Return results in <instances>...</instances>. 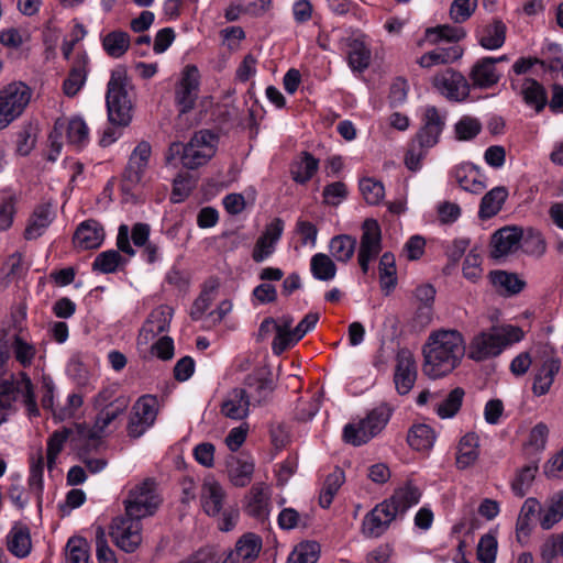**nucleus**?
<instances>
[{
	"mask_svg": "<svg viewBox=\"0 0 563 563\" xmlns=\"http://www.w3.org/2000/svg\"><path fill=\"white\" fill-rule=\"evenodd\" d=\"M380 251V227L376 220L366 219L362 224V235L357 254V261L364 274L368 272L369 263L378 256Z\"/></svg>",
	"mask_w": 563,
	"mask_h": 563,
	"instance_id": "9b49d317",
	"label": "nucleus"
},
{
	"mask_svg": "<svg viewBox=\"0 0 563 563\" xmlns=\"http://www.w3.org/2000/svg\"><path fill=\"white\" fill-rule=\"evenodd\" d=\"M71 434V430L68 428H63L62 430L53 432V434L48 438L47 441V467L49 470L55 465V461L57 455L64 448L65 442Z\"/></svg>",
	"mask_w": 563,
	"mask_h": 563,
	"instance_id": "052dcab7",
	"label": "nucleus"
},
{
	"mask_svg": "<svg viewBox=\"0 0 563 563\" xmlns=\"http://www.w3.org/2000/svg\"><path fill=\"white\" fill-rule=\"evenodd\" d=\"M464 389L456 387L450 391L446 398L437 407V413L441 418H452L457 413L464 398Z\"/></svg>",
	"mask_w": 563,
	"mask_h": 563,
	"instance_id": "13d9d810",
	"label": "nucleus"
},
{
	"mask_svg": "<svg viewBox=\"0 0 563 563\" xmlns=\"http://www.w3.org/2000/svg\"><path fill=\"white\" fill-rule=\"evenodd\" d=\"M104 240V230L96 220H87L78 225L74 234L75 246L81 250L99 247Z\"/></svg>",
	"mask_w": 563,
	"mask_h": 563,
	"instance_id": "4be33fe9",
	"label": "nucleus"
},
{
	"mask_svg": "<svg viewBox=\"0 0 563 563\" xmlns=\"http://www.w3.org/2000/svg\"><path fill=\"white\" fill-rule=\"evenodd\" d=\"M89 67V57L86 53L77 54L73 60L68 76L63 82V92L67 97H75L84 87Z\"/></svg>",
	"mask_w": 563,
	"mask_h": 563,
	"instance_id": "aec40b11",
	"label": "nucleus"
},
{
	"mask_svg": "<svg viewBox=\"0 0 563 563\" xmlns=\"http://www.w3.org/2000/svg\"><path fill=\"white\" fill-rule=\"evenodd\" d=\"M434 431L427 424L413 426L407 435L408 444L416 451H427L433 446Z\"/></svg>",
	"mask_w": 563,
	"mask_h": 563,
	"instance_id": "79ce46f5",
	"label": "nucleus"
},
{
	"mask_svg": "<svg viewBox=\"0 0 563 563\" xmlns=\"http://www.w3.org/2000/svg\"><path fill=\"white\" fill-rule=\"evenodd\" d=\"M477 8V0H454L450 8V18L455 23L467 21Z\"/></svg>",
	"mask_w": 563,
	"mask_h": 563,
	"instance_id": "0e129e2a",
	"label": "nucleus"
},
{
	"mask_svg": "<svg viewBox=\"0 0 563 563\" xmlns=\"http://www.w3.org/2000/svg\"><path fill=\"white\" fill-rule=\"evenodd\" d=\"M262 549V540L254 533H247L241 537L234 550H232L224 563H251L254 561Z\"/></svg>",
	"mask_w": 563,
	"mask_h": 563,
	"instance_id": "5701e85b",
	"label": "nucleus"
},
{
	"mask_svg": "<svg viewBox=\"0 0 563 563\" xmlns=\"http://www.w3.org/2000/svg\"><path fill=\"white\" fill-rule=\"evenodd\" d=\"M141 532V519L125 516L113 520L110 536L118 548L126 553H131L134 552L142 542Z\"/></svg>",
	"mask_w": 563,
	"mask_h": 563,
	"instance_id": "9d476101",
	"label": "nucleus"
},
{
	"mask_svg": "<svg viewBox=\"0 0 563 563\" xmlns=\"http://www.w3.org/2000/svg\"><path fill=\"white\" fill-rule=\"evenodd\" d=\"M358 187L364 200L371 206L378 205L385 197V188L383 183L375 178H362L360 180Z\"/></svg>",
	"mask_w": 563,
	"mask_h": 563,
	"instance_id": "5fc2aeb1",
	"label": "nucleus"
},
{
	"mask_svg": "<svg viewBox=\"0 0 563 563\" xmlns=\"http://www.w3.org/2000/svg\"><path fill=\"white\" fill-rule=\"evenodd\" d=\"M320 555V545L316 541H303L290 553L287 563H316Z\"/></svg>",
	"mask_w": 563,
	"mask_h": 563,
	"instance_id": "3c124183",
	"label": "nucleus"
},
{
	"mask_svg": "<svg viewBox=\"0 0 563 563\" xmlns=\"http://www.w3.org/2000/svg\"><path fill=\"white\" fill-rule=\"evenodd\" d=\"M433 86L451 101H464L471 91L467 79L460 71L452 68L435 75Z\"/></svg>",
	"mask_w": 563,
	"mask_h": 563,
	"instance_id": "4468645a",
	"label": "nucleus"
},
{
	"mask_svg": "<svg viewBox=\"0 0 563 563\" xmlns=\"http://www.w3.org/2000/svg\"><path fill=\"white\" fill-rule=\"evenodd\" d=\"M357 241L349 234L335 235L331 239L329 250L331 256L341 263H347L354 255Z\"/></svg>",
	"mask_w": 563,
	"mask_h": 563,
	"instance_id": "58836bf2",
	"label": "nucleus"
},
{
	"mask_svg": "<svg viewBox=\"0 0 563 563\" xmlns=\"http://www.w3.org/2000/svg\"><path fill=\"white\" fill-rule=\"evenodd\" d=\"M379 279L380 287L388 295L397 284L396 264L394 254L386 252L382 255L379 261Z\"/></svg>",
	"mask_w": 563,
	"mask_h": 563,
	"instance_id": "49530a36",
	"label": "nucleus"
},
{
	"mask_svg": "<svg viewBox=\"0 0 563 563\" xmlns=\"http://www.w3.org/2000/svg\"><path fill=\"white\" fill-rule=\"evenodd\" d=\"M309 522L308 515H300L294 508H284L278 515V526L283 530H291L298 527L307 528Z\"/></svg>",
	"mask_w": 563,
	"mask_h": 563,
	"instance_id": "e2e57ef3",
	"label": "nucleus"
},
{
	"mask_svg": "<svg viewBox=\"0 0 563 563\" xmlns=\"http://www.w3.org/2000/svg\"><path fill=\"white\" fill-rule=\"evenodd\" d=\"M347 63L355 71L365 70L371 63V49L361 38H349L347 43Z\"/></svg>",
	"mask_w": 563,
	"mask_h": 563,
	"instance_id": "72a5a7b5",
	"label": "nucleus"
},
{
	"mask_svg": "<svg viewBox=\"0 0 563 563\" xmlns=\"http://www.w3.org/2000/svg\"><path fill=\"white\" fill-rule=\"evenodd\" d=\"M417 379V366L412 353L407 349L398 351L394 383L399 395H407Z\"/></svg>",
	"mask_w": 563,
	"mask_h": 563,
	"instance_id": "f3484780",
	"label": "nucleus"
},
{
	"mask_svg": "<svg viewBox=\"0 0 563 563\" xmlns=\"http://www.w3.org/2000/svg\"><path fill=\"white\" fill-rule=\"evenodd\" d=\"M319 167V161L310 153L302 152L299 161L291 165L290 174L298 184H306L316 174Z\"/></svg>",
	"mask_w": 563,
	"mask_h": 563,
	"instance_id": "a19ab883",
	"label": "nucleus"
},
{
	"mask_svg": "<svg viewBox=\"0 0 563 563\" xmlns=\"http://www.w3.org/2000/svg\"><path fill=\"white\" fill-rule=\"evenodd\" d=\"M493 285L501 292L509 295L518 294L525 287V282L516 274L504 271H496L490 274Z\"/></svg>",
	"mask_w": 563,
	"mask_h": 563,
	"instance_id": "de8ad7c7",
	"label": "nucleus"
},
{
	"mask_svg": "<svg viewBox=\"0 0 563 563\" xmlns=\"http://www.w3.org/2000/svg\"><path fill=\"white\" fill-rule=\"evenodd\" d=\"M538 470V463L531 462L517 471L516 476L511 482V489L517 497L522 498L527 495L532 486Z\"/></svg>",
	"mask_w": 563,
	"mask_h": 563,
	"instance_id": "37998d69",
	"label": "nucleus"
},
{
	"mask_svg": "<svg viewBox=\"0 0 563 563\" xmlns=\"http://www.w3.org/2000/svg\"><path fill=\"white\" fill-rule=\"evenodd\" d=\"M199 91V70L195 65H187L176 88V103L180 113L194 109Z\"/></svg>",
	"mask_w": 563,
	"mask_h": 563,
	"instance_id": "2eb2a0df",
	"label": "nucleus"
},
{
	"mask_svg": "<svg viewBox=\"0 0 563 563\" xmlns=\"http://www.w3.org/2000/svg\"><path fill=\"white\" fill-rule=\"evenodd\" d=\"M31 97V89L21 81L11 82L0 90V130L24 112Z\"/></svg>",
	"mask_w": 563,
	"mask_h": 563,
	"instance_id": "0eeeda50",
	"label": "nucleus"
},
{
	"mask_svg": "<svg viewBox=\"0 0 563 563\" xmlns=\"http://www.w3.org/2000/svg\"><path fill=\"white\" fill-rule=\"evenodd\" d=\"M465 35L464 29L449 24L429 27L426 31V37L431 44H437L440 41L459 42L464 38Z\"/></svg>",
	"mask_w": 563,
	"mask_h": 563,
	"instance_id": "8fccbe9b",
	"label": "nucleus"
},
{
	"mask_svg": "<svg viewBox=\"0 0 563 563\" xmlns=\"http://www.w3.org/2000/svg\"><path fill=\"white\" fill-rule=\"evenodd\" d=\"M11 350L15 360L23 366L27 367L32 364L36 350L35 346L25 341L21 335L16 334L11 343Z\"/></svg>",
	"mask_w": 563,
	"mask_h": 563,
	"instance_id": "bf43d9fd",
	"label": "nucleus"
},
{
	"mask_svg": "<svg viewBox=\"0 0 563 563\" xmlns=\"http://www.w3.org/2000/svg\"><path fill=\"white\" fill-rule=\"evenodd\" d=\"M245 511L247 515L263 519L268 514L269 495L264 484H255L246 496Z\"/></svg>",
	"mask_w": 563,
	"mask_h": 563,
	"instance_id": "2f4dec72",
	"label": "nucleus"
},
{
	"mask_svg": "<svg viewBox=\"0 0 563 563\" xmlns=\"http://www.w3.org/2000/svg\"><path fill=\"white\" fill-rule=\"evenodd\" d=\"M294 318L290 314L282 316L277 321V335L272 342V350L275 355L283 354L286 350L294 346L292 341Z\"/></svg>",
	"mask_w": 563,
	"mask_h": 563,
	"instance_id": "e433bc0d",
	"label": "nucleus"
},
{
	"mask_svg": "<svg viewBox=\"0 0 563 563\" xmlns=\"http://www.w3.org/2000/svg\"><path fill=\"white\" fill-rule=\"evenodd\" d=\"M478 457V435L474 432L466 433L460 440L456 453V465L464 470L475 463Z\"/></svg>",
	"mask_w": 563,
	"mask_h": 563,
	"instance_id": "f704fd0d",
	"label": "nucleus"
},
{
	"mask_svg": "<svg viewBox=\"0 0 563 563\" xmlns=\"http://www.w3.org/2000/svg\"><path fill=\"white\" fill-rule=\"evenodd\" d=\"M133 86L125 67L119 66L111 71L107 87L106 102L109 121L119 126H126L132 120L131 91Z\"/></svg>",
	"mask_w": 563,
	"mask_h": 563,
	"instance_id": "7ed1b4c3",
	"label": "nucleus"
},
{
	"mask_svg": "<svg viewBox=\"0 0 563 563\" xmlns=\"http://www.w3.org/2000/svg\"><path fill=\"white\" fill-rule=\"evenodd\" d=\"M520 95L525 103L533 108L536 112H541L548 103L547 90L538 80L525 78L521 85Z\"/></svg>",
	"mask_w": 563,
	"mask_h": 563,
	"instance_id": "c756f323",
	"label": "nucleus"
},
{
	"mask_svg": "<svg viewBox=\"0 0 563 563\" xmlns=\"http://www.w3.org/2000/svg\"><path fill=\"white\" fill-rule=\"evenodd\" d=\"M465 352V340L460 331H432L422 346V372L432 379L444 377L461 364Z\"/></svg>",
	"mask_w": 563,
	"mask_h": 563,
	"instance_id": "f257e3e1",
	"label": "nucleus"
},
{
	"mask_svg": "<svg viewBox=\"0 0 563 563\" xmlns=\"http://www.w3.org/2000/svg\"><path fill=\"white\" fill-rule=\"evenodd\" d=\"M227 470L230 482L236 487H244L252 481L254 462L250 457L230 455L227 459Z\"/></svg>",
	"mask_w": 563,
	"mask_h": 563,
	"instance_id": "cd10ccee",
	"label": "nucleus"
},
{
	"mask_svg": "<svg viewBox=\"0 0 563 563\" xmlns=\"http://www.w3.org/2000/svg\"><path fill=\"white\" fill-rule=\"evenodd\" d=\"M125 261L115 250H109L98 254L92 263V269L102 274L114 273Z\"/></svg>",
	"mask_w": 563,
	"mask_h": 563,
	"instance_id": "864d4df0",
	"label": "nucleus"
},
{
	"mask_svg": "<svg viewBox=\"0 0 563 563\" xmlns=\"http://www.w3.org/2000/svg\"><path fill=\"white\" fill-rule=\"evenodd\" d=\"M130 43V35L121 30L109 32L102 37V47L112 58L122 57L128 52Z\"/></svg>",
	"mask_w": 563,
	"mask_h": 563,
	"instance_id": "ea45409f",
	"label": "nucleus"
},
{
	"mask_svg": "<svg viewBox=\"0 0 563 563\" xmlns=\"http://www.w3.org/2000/svg\"><path fill=\"white\" fill-rule=\"evenodd\" d=\"M159 504L161 499L156 493V483L152 478H145L131 488L123 501L125 516L139 519L152 516Z\"/></svg>",
	"mask_w": 563,
	"mask_h": 563,
	"instance_id": "423d86ee",
	"label": "nucleus"
},
{
	"mask_svg": "<svg viewBox=\"0 0 563 563\" xmlns=\"http://www.w3.org/2000/svg\"><path fill=\"white\" fill-rule=\"evenodd\" d=\"M173 317V309L168 306H159L154 309L139 334V343L147 344L156 335L168 330Z\"/></svg>",
	"mask_w": 563,
	"mask_h": 563,
	"instance_id": "a211bd4d",
	"label": "nucleus"
},
{
	"mask_svg": "<svg viewBox=\"0 0 563 563\" xmlns=\"http://www.w3.org/2000/svg\"><path fill=\"white\" fill-rule=\"evenodd\" d=\"M391 409L383 404L374 408L358 423H349L343 429V440L354 446L367 443L386 427Z\"/></svg>",
	"mask_w": 563,
	"mask_h": 563,
	"instance_id": "39448f33",
	"label": "nucleus"
},
{
	"mask_svg": "<svg viewBox=\"0 0 563 563\" xmlns=\"http://www.w3.org/2000/svg\"><path fill=\"white\" fill-rule=\"evenodd\" d=\"M563 518V490L554 494L548 509L541 518L540 525L544 530L551 529Z\"/></svg>",
	"mask_w": 563,
	"mask_h": 563,
	"instance_id": "4d7b16f0",
	"label": "nucleus"
},
{
	"mask_svg": "<svg viewBox=\"0 0 563 563\" xmlns=\"http://www.w3.org/2000/svg\"><path fill=\"white\" fill-rule=\"evenodd\" d=\"M523 332L515 325H497L475 334L470 343L467 356L482 362L498 356L508 345L519 342Z\"/></svg>",
	"mask_w": 563,
	"mask_h": 563,
	"instance_id": "f03ea898",
	"label": "nucleus"
},
{
	"mask_svg": "<svg viewBox=\"0 0 563 563\" xmlns=\"http://www.w3.org/2000/svg\"><path fill=\"white\" fill-rule=\"evenodd\" d=\"M8 551L18 559L26 558L32 550L31 532L26 525L15 522L7 534Z\"/></svg>",
	"mask_w": 563,
	"mask_h": 563,
	"instance_id": "393cba45",
	"label": "nucleus"
},
{
	"mask_svg": "<svg viewBox=\"0 0 563 563\" xmlns=\"http://www.w3.org/2000/svg\"><path fill=\"white\" fill-rule=\"evenodd\" d=\"M311 273L319 280H331L336 274L332 258L323 253L314 254L310 262Z\"/></svg>",
	"mask_w": 563,
	"mask_h": 563,
	"instance_id": "603ef678",
	"label": "nucleus"
},
{
	"mask_svg": "<svg viewBox=\"0 0 563 563\" xmlns=\"http://www.w3.org/2000/svg\"><path fill=\"white\" fill-rule=\"evenodd\" d=\"M422 121V126L409 143L405 155V165L412 172L420 169L421 161L438 144L444 126V119L433 106L426 109Z\"/></svg>",
	"mask_w": 563,
	"mask_h": 563,
	"instance_id": "20e7f679",
	"label": "nucleus"
},
{
	"mask_svg": "<svg viewBox=\"0 0 563 563\" xmlns=\"http://www.w3.org/2000/svg\"><path fill=\"white\" fill-rule=\"evenodd\" d=\"M201 506L203 511L210 517L220 516L225 498V492L222 486L213 481H206L201 487Z\"/></svg>",
	"mask_w": 563,
	"mask_h": 563,
	"instance_id": "bb28decb",
	"label": "nucleus"
},
{
	"mask_svg": "<svg viewBox=\"0 0 563 563\" xmlns=\"http://www.w3.org/2000/svg\"><path fill=\"white\" fill-rule=\"evenodd\" d=\"M345 481L344 472L340 468H335L330 473L323 484L319 496V505L327 509L331 506L334 496Z\"/></svg>",
	"mask_w": 563,
	"mask_h": 563,
	"instance_id": "c03bdc74",
	"label": "nucleus"
},
{
	"mask_svg": "<svg viewBox=\"0 0 563 563\" xmlns=\"http://www.w3.org/2000/svg\"><path fill=\"white\" fill-rule=\"evenodd\" d=\"M54 220V211L49 203H42L34 208L24 230L25 240L41 238Z\"/></svg>",
	"mask_w": 563,
	"mask_h": 563,
	"instance_id": "b1692460",
	"label": "nucleus"
},
{
	"mask_svg": "<svg viewBox=\"0 0 563 563\" xmlns=\"http://www.w3.org/2000/svg\"><path fill=\"white\" fill-rule=\"evenodd\" d=\"M497 553V540L492 534H484L477 545V559L482 563H494Z\"/></svg>",
	"mask_w": 563,
	"mask_h": 563,
	"instance_id": "338daca9",
	"label": "nucleus"
},
{
	"mask_svg": "<svg viewBox=\"0 0 563 563\" xmlns=\"http://www.w3.org/2000/svg\"><path fill=\"white\" fill-rule=\"evenodd\" d=\"M67 563H88L89 544L85 538L71 537L66 544Z\"/></svg>",
	"mask_w": 563,
	"mask_h": 563,
	"instance_id": "6e6d98bb",
	"label": "nucleus"
},
{
	"mask_svg": "<svg viewBox=\"0 0 563 563\" xmlns=\"http://www.w3.org/2000/svg\"><path fill=\"white\" fill-rule=\"evenodd\" d=\"M560 555H563V534H552L541 548V558L552 563Z\"/></svg>",
	"mask_w": 563,
	"mask_h": 563,
	"instance_id": "774afa93",
	"label": "nucleus"
},
{
	"mask_svg": "<svg viewBox=\"0 0 563 563\" xmlns=\"http://www.w3.org/2000/svg\"><path fill=\"white\" fill-rule=\"evenodd\" d=\"M98 410L93 426L85 432L86 427L78 424V431L91 440L101 439L107 434V428L126 410H117L112 408H95Z\"/></svg>",
	"mask_w": 563,
	"mask_h": 563,
	"instance_id": "c85d7f7f",
	"label": "nucleus"
},
{
	"mask_svg": "<svg viewBox=\"0 0 563 563\" xmlns=\"http://www.w3.org/2000/svg\"><path fill=\"white\" fill-rule=\"evenodd\" d=\"M560 368L561 360L554 352L544 349L533 376L532 393L534 396L540 397L550 391Z\"/></svg>",
	"mask_w": 563,
	"mask_h": 563,
	"instance_id": "ddd939ff",
	"label": "nucleus"
},
{
	"mask_svg": "<svg viewBox=\"0 0 563 563\" xmlns=\"http://www.w3.org/2000/svg\"><path fill=\"white\" fill-rule=\"evenodd\" d=\"M471 87L488 89L497 85L500 79L495 67L494 57H483L478 59L471 68L468 74Z\"/></svg>",
	"mask_w": 563,
	"mask_h": 563,
	"instance_id": "6ab92c4d",
	"label": "nucleus"
},
{
	"mask_svg": "<svg viewBox=\"0 0 563 563\" xmlns=\"http://www.w3.org/2000/svg\"><path fill=\"white\" fill-rule=\"evenodd\" d=\"M82 396L76 393L68 395L66 404L53 410V416L58 421L74 418L77 410L82 406Z\"/></svg>",
	"mask_w": 563,
	"mask_h": 563,
	"instance_id": "69168bd1",
	"label": "nucleus"
},
{
	"mask_svg": "<svg viewBox=\"0 0 563 563\" xmlns=\"http://www.w3.org/2000/svg\"><path fill=\"white\" fill-rule=\"evenodd\" d=\"M130 397L119 391L118 385L112 384L103 387L93 398V408H112L126 410L130 405Z\"/></svg>",
	"mask_w": 563,
	"mask_h": 563,
	"instance_id": "7c9ffc66",
	"label": "nucleus"
},
{
	"mask_svg": "<svg viewBox=\"0 0 563 563\" xmlns=\"http://www.w3.org/2000/svg\"><path fill=\"white\" fill-rule=\"evenodd\" d=\"M152 147L148 142H140L130 155L128 165L122 174L121 188L130 192L139 186L143 179L151 157Z\"/></svg>",
	"mask_w": 563,
	"mask_h": 563,
	"instance_id": "1a4fd4ad",
	"label": "nucleus"
},
{
	"mask_svg": "<svg viewBox=\"0 0 563 563\" xmlns=\"http://www.w3.org/2000/svg\"><path fill=\"white\" fill-rule=\"evenodd\" d=\"M65 121L67 142L69 145L80 150L89 142V128L81 117L75 115Z\"/></svg>",
	"mask_w": 563,
	"mask_h": 563,
	"instance_id": "c9c22d12",
	"label": "nucleus"
},
{
	"mask_svg": "<svg viewBox=\"0 0 563 563\" xmlns=\"http://www.w3.org/2000/svg\"><path fill=\"white\" fill-rule=\"evenodd\" d=\"M475 172V167L470 165H461L453 169L452 174L459 185L466 191L481 194L485 190L486 184L478 178L470 177Z\"/></svg>",
	"mask_w": 563,
	"mask_h": 563,
	"instance_id": "09e8293b",
	"label": "nucleus"
},
{
	"mask_svg": "<svg viewBox=\"0 0 563 563\" xmlns=\"http://www.w3.org/2000/svg\"><path fill=\"white\" fill-rule=\"evenodd\" d=\"M421 498V490L411 481H408L404 486L395 489L394 494L385 499L390 506L393 511L401 517L406 511L416 506Z\"/></svg>",
	"mask_w": 563,
	"mask_h": 563,
	"instance_id": "412c9836",
	"label": "nucleus"
},
{
	"mask_svg": "<svg viewBox=\"0 0 563 563\" xmlns=\"http://www.w3.org/2000/svg\"><path fill=\"white\" fill-rule=\"evenodd\" d=\"M523 230L516 225H506L495 231L489 241V255L494 260L506 258L521 247Z\"/></svg>",
	"mask_w": 563,
	"mask_h": 563,
	"instance_id": "f8f14e48",
	"label": "nucleus"
},
{
	"mask_svg": "<svg viewBox=\"0 0 563 563\" xmlns=\"http://www.w3.org/2000/svg\"><path fill=\"white\" fill-rule=\"evenodd\" d=\"M506 25L500 20H494V22L487 25L484 30V34L479 38V44L486 49H497L501 47L506 40Z\"/></svg>",
	"mask_w": 563,
	"mask_h": 563,
	"instance_id": "a18cd8bd",
	"label": "nucleus"
},
{
	"mask_svg": "<svg viewBox=\"0 0 563 563\" xmlns=\"http://www.w3.org/2000/svg\"><path fill=\"white\" fill-rule=\"evenodd\" d=\"M156 405L157 400L155 397L150 395L142 396L134 404L132 412L140 419H143L145 423L153 424L157 416Z\"/></svg>",
	"mask_w": 563,
	"mask_h": 563,
	"instance_id": "680f3d73",
	"label": "nucleus"
},
{
	"mask_svg": "<svg viewBox=\"0 0 563 563\" xmlns=\"http://www.w3.org/2000/svg\"><path fill=\"white\" fill-rule=\"evenodd\" d=\"M463 55V49L459 46L438 48L423 54L418 64L423 68H430L434 65H443L457 60Z\"/></svg>",
	"mask_w": 563,
	"mask_h": 563,
	"instance_id": "4c0bfd02",
	"label": "nucleus"
},
{
	"mask_svg": "<svg viewBox=\"0 0 563 563\" xmlns=\"http://www.w3.org/2000/svg\"><path fill=\"white\" fill-rule=\"evenodd\" d=\"M397 517L384 500L365 515L362 522V532L367 538H378L387 531Z\"/></svg>",
	"mask_w": 563,
	"mask_h": 563,
	"instance_id": "dca6fc26",
	"label": "nucleus"
},
{
	"mask_svg": "<svg viewBox=\"0 0 563 563\" xmlns=\"http://www.w3.org/2000/svg\"><path fill=\"white\" fill-rule=\"evenodd\" d=\"M508 197L505 186H497L484 195L481 200L478 216L481 219H489L496 216L503 208Z\"/></svg>",
	"mask_w": 563,
	"mask_h": 563,
	"instance_id": "473e14b6",
	"label": "nucleus"
},
{
	"mask_svg": "<svg viewBox=\"0 0 563 563\" xmlns=\"http://www.w3.org/2000/svg\"><path fill=\"white\" fill-rule=\"evenodd\" d=\"M218 137L209 130L196 132L184 145L181 164L187 169H196L207 164L216 154Z\"/></svg>",
	"mask_w": 563,
	"mask_h": 563,
	"instance_id": "6e6552de",
	"label": "nucleus"
},
{
	"mask_svg": "<svg viewBox=\"0 0 563 563\" xmlns=\"http://www.w3.org/2000/svg\"><path fill=\"white\" fill-rule=\"evenodd\" d=\"M250 395L243 388H234L221 406V412L230 419L242 420L250 411Z\"/></svg>",
	"mask_w": 563,
	"mask_h": 563,
	"instance_id": "a878e982",
	"label": "nucleus"
}]
</instances>
